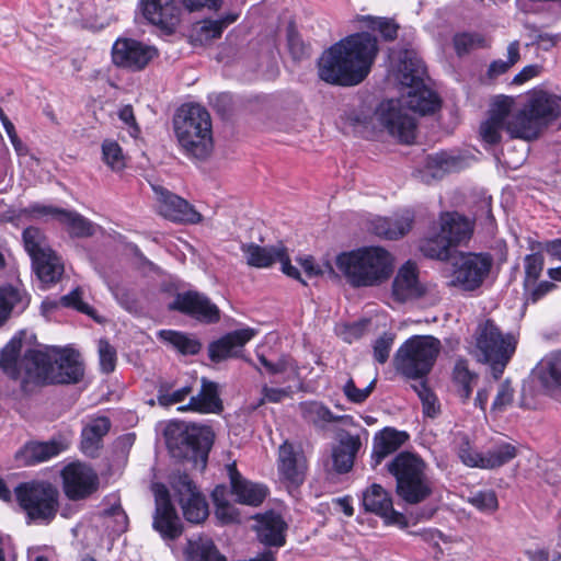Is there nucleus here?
I'll return each mask as SVG.
<instances>
[{
  "instance_id": "nucleus-1",
  "label": "nucleus",
  "mask_w": 561,
  "mask_h": 561,
  "mask_svg": "<svg viewBox=\"0 0 561 561\" xmlns=\"http://www.w3.org/2000/svg\"><path fill=\"white\" fill-rule=\"evenodd\" d=\"M22 339L12 337L0 351V369L19 381L23 392L49 383H77L84 373L78 352L71 348L44 353L28 350L21 356Z\"/></svg>"
},
{
  "instance_id": "nucleus-2",
  "label": "nucleus",
  "mask_w": 561,
  "mask_h": 561,
  "mask_svg": "<svg viewBox=\"0 0 561 561\" xmlns=\"http://www.w3.org/2000/svg\"><path fill=\"white\" fill-rule=\"evenodd\" d=\"M377 54L375 36L367 32L350 35L323 53L319 61V77L330 84L357 85L370 72Z\"/></svg>"
},
{
  "instance_id": "nucleus-3",
  "label": "nucleus",
  "mask_w": 561,
  "mask_h": 561,
  "mask_svg": "<svg viewBox=\"0 0 561 561\" xmlns=\"http://www.w3.org/2000/svg\"><path fill=\"white\" fill-rule=\"evenodd\" d=\"M438 107L437 95L422 82L421 85L409 87L402 101L381 102L374 114V119L400 142L412 144L415 139L416 122L408 110L425 115L434 113Z\"/></svg>"
},
{
  "instance_id": "nucleus-4",
  "label": "nucleus",
  "mask_w": 561,
  "mask_h": 561,
  "mask_svg": "<svg viewBox=\"0 0 561 561\" xmlns=\"http://www.w3.org/2000/svg\"><path fill=\"white\" fill-rule=\"evenodd\" d=\"M335 265L353 288L377 287L393 274L394 257L382 247H363L340 253Z\"/></svg>"
},
{
  "instance_id": "nucleus-5",
  "label": "nucleus",
  "mask_w": 561,
  "mask_h": 561,
  "mask_svg": "<svg viewBox=\"0 0 561 561\" xmlns=\"http://www.w3.org/2000/svg\"><path fill=\"white\" fill-rule=\"evenodd\" d=\"M557 95L546 91L530 93L523 107L513 110L506 131L512 138L536 139L542 128L558 118Z\"/></svg>"
},
{
  "instance_id": "nucleus-6",
  "label": "nucleus",
  "mask_w": 561,
  "mask_h": 561,
  "mask_svg": "<svg viewBox=\"0 0 561 561\" xmlns=\"http://www.w3.org/2000/svg\"><path fill=\"white\" fill-rule=\"evenodd\" d=\"M174 130L184 151L205 159L213 149L211 119L207 110L197 104L183 105L174 117Z\"/></svg>"
},
{
  "instance_id": "nucleus-7",
  "label": "nucleus",
  "mask_w": 561,
  "mask_h": 561,
  "mask_svg": "<svg viewBox=\"0 0 561 561\" xmlns=\"http://www.w3.org/2000/svg\"><path fill=\"white\" fill-rule=\"evenodd\" d=\"M396 478L397 494L409 504H419L433 493V482L427 476L424 460L409 451L399 453L388 465Z\"/></svg>"
},
{
  "instance_id": "nucleus-8",
  "label": "nucleus",
  "mask_w": 561,
  "mask_h": 561,
  "mask_svg": "<svg viewBox=\"0 0 561 561\" xmlns=\"http://www.w3.org/2000/svg\"><path fill=\"white\" fill-rule=\"evenodd\" d=\"M16 502L27 524L48 525L59 510V490L46 480H31L14 489Z\"/></svg>"
},
{
  "instance_id": "nucleus-9",
  "label": "nucleus",
  "mask_w": 561,
  "mask_h": 561,
  "mask_svg": "<svg viewBox=\"0 0 561 561\" xmlns=\"http://www.w3.org/2000/svg\"><path fill=\"white\" fill-rule=\"evenodd\" d=\"M440 347V341L432 335H413L396 352L394 368L402 376L421 381L433 369Z\"/></svg>"
},
{
  "instance_id": "nucleus-10",
  "label": "nucleus",
  "mask_w": 561,
  "mask_h": 561,
  "mask_svg": "<svg viewBox=\"0 0 561 561\" xmlns=\"http://www.w3.org/2000/svg\"><path fill=\"white\" fill-rule=\"evenodd\" d=\"M167 444L173 457L206 463L214 440V433L208 426L170 423L165 428Z\"/></svg>"
},
{
  "instance_id": "nucleus-11",
  "label": "nucleus",
  "mask_w": 561,
  "mask_h": 561,
  "mask_svg": "<svg viewBox=\"0 0 561 561\" xmlns=\"http://www.w3.org/2000/svg\"><path fill=\"white\" fill-rule=\"evenodd\" d=\"M517 341L511 333L504 334L493 320L480 323L476 333L479 360L489 364L492 375L499 379L516 351Z\"/></svg>"
},
{
  "instance_id": "nucleus-12",
  "label": "nucleus",
  "mask_w": 561,
  "mask_h": 561,
  "mask_svg": "<svg viewBox=\"0 0 561 561\" xmlns=\"http://www.w3.org/2000/svg\"><path fill=\"white\" fill-rule=\"evenodd\" d=\"M493 264L488 253L459 252L451 256V273L448 286L463 291H473L481 287Z\"/></svg>"
},
{
  "instance_id": "nucleus-13",
  "label": "nucleus",
  "mask_w": 561,
  "mask_h": 561,
  "mask_svg": "<svg viewBox=\"0 0 561 561\" xmlns=\"http://www.w3.org/2000/svg\"><path fill=\"white\" fill-rule=\"evenodd\" d=\"M111 56L116 67L137 72L144 70L158 56V50L141 41L118 37L112 46Z\"/></svg>"
},
{
  "instance_id": "nucleus-14",
  "label": "nucleus",
  "mask_w": 561,
  "mask_h": 561,
  "mask_svg": "<svg viewBox=\"0 0 561 561\" xmlns=\"http://www.w3.org/2000/svg\"><path fill=\"white\" fill-rule=\"evenodd\" d=\"M62 491L70 501H81L94 494L100 486V478L95 470L80 461L65 466L60 472Z\"/></svg>"
},
{
  "instance_id": "nucleus-15",
  "label": "nucleus",
  "mask_w": 561,
  "mask_h": 561,
  "mask_svg": "<svg viewBox=\"0 0 561 561\" xmlns=\"http://www.w3.org/2000/svg\"><path fill=\"white\" fill-rule=\"evenodd\" d=\"M154 494L156 510L153 514V529L157 530L163 539L175 540L183 533V525L171 502L168 488L162 483L152 485Z\"/></svg>"
},
{
  "instance_id": "nucleus-16",
  "label": "nucleus",
  "mask_w": 561,
  "mask_h": 561,
  "mask_svg": "<svg viewBox=\"0 0 561 561\" xmlns=\"http://www.w3.org/2000/svg\"><path fill=\"white\" fill-rule=\"evenodd\" d=\"M172 488L182 508L184 518L192 524H199L208 516V504L191 478L183 473L172 482Z\"/></svg>"
},
{
  "instance_id": "nucleus-17",
  "label": "nucleus",
  "mask_w": 561,
  "mask_h": 561,
  "mask_svg": "<svg viewBox=\"0 0 561 561\" xmlns=\"http://www.w3.org/2000/svg\"><path fill=\"white\" fill-rule=\"evenodd\" d=\"M241 250L245 255L248 265L257 268H266L272 266L275 262H279L284 274L306 284V280L300 277L298 268L290 264L287 251L283 245L260 247L255 243H243Z\"/></svg>"
},
{
  "instance_id": "nucleus-18",
  "label": "nucleus",
  "mask_w": 561,
  "mask_h": 561,
  "mask_svg": "<svg viewBox=\"0 0 561 561\" xmlns=\"http://www.w3.org/2000/svg\"><path fill=\"white\" fill-rule=\"evenodd\" d=\"M70 442L62 435L51 437L49 440H31L25 443L16 453L15 461L19 466L31 467L48 461L66 451Z\"/></svg>"
},
{
  "instance_id": "nucleus-19",
  "label": "nucleus",
  "mask_w": 561,
  "mask_h": 561,
  "mask_svg": "<svg viewBox=\"0 0 561 561\" xmlns=\"http://www.w3.org/2000/svg\"><path fill=\"white\" fill-rule=\"evenodd\" d=\"M152 188L159 214L164 218L181 224H198L203 220V216L184 198L160 185Z\"/></svg>"
},
{
  "instance_id": "nucleus-20",
  "label": "nucleus",
  "mask_w": 561,
  "mask_h": 561,
  "mask_svg": "<svg viewBox=\"0 0 561 561\" xmlns=\"http://www.w3.org/2000/svg\"><path fill=\"white\" fill-rule=\"evenodd\" d=\"M36 217H51L64 225L71 237L88 238L94 234L95 225L77 211L46 205L31 206Z\"/></svg>"
},
{
  "instance_id": "nucleus-21",
  "label": "nucleus",
  "mask_w": 561,
  "mask_h": 561,
  "mask_svg": "<svg viewBox=\"0 0 561 561\" xmlns=\"http://www.w3.org/2000/svg\"><path fill=\"white\" fill-rule=\"evenodd\" d=\"M170 309L188 314L190 317L205 323H216L220 319V311L218 307L205 295L197 291L179 294L170 305Z\"/></svg>"
},
{
  "instance_id": "nucleus-22",
  "label": "nucleus",
  "mask_w": 561,
  "mask_h": 561,
  "mask_svg": "<svg viewBox=\"0 0 561 561\" xmlns=\"http://www.w3.org/2000/svg\"><path fill=\"white\" fill-rule=\"evenodd\" d=\"M514 100L508 96L497 98L491 105L489 117L480 125V136L489 145L501 141L502 130L513 115Z\"/></svg>"
},
{
  "instance_id": "nucleus-23",
  "label": "nucleus",
  "mask_w": 561,
  "mask_h": 561,
  "mask_svg": "<svg viewBox=\"0 0 561 561\" xmlns=\"http://www.w3.org/2000/svg\"><path fill=\"white\" fill-rule=\"evenodd\" d=\"M363 506L365 511L385 518L388 524L408 527L407 517L393 508L391 496L380 484L374 483L366 489L363 493Z\"/></svg>"
},
{
  "instance_id": "nucleus-24",
  "label": "nucleus",
  "mask_w": 561,
  "mask_h": 561,
  "mask_svg": "<svg viewBox=\"0 0 561 561\" xmlns=\"http://www.w3.org/2000/svg\"><path fill=\"white\" fill-rule=\"evenodd\" d=\"M392 297L398 302L421 298L426 287L419 279V270L414 262L408 261L398 270L392 282Z\"/></svg>"
},
{
  "instance_id": "nucleus-25",
  "label": "nucleus",
  "mask_w": 561,
  "mask_h": 561,
  "mask_svg": "<svg viewBox=\"0 0 561 561\" xmlns=\"http://www.w3.org/2000/svg\"><path fill=\"white\" fill-rule=\"evenodd\" d=\"M254 530L261 543L268 548H280L286 543L287 523L279 513L267 511L254 516Z\"/></svg>"
},
{
  "instance_id": "nucleus-26",
  "label": "nucleus",
  "mask_w": 561,
  "mask_h": 561,
  "mask_svg": "<svg viewBox=\"0 0 561 561\" xmlns=\"http://www.w3.org/2000/svg\"><path fill=\"white\" fill-rule=\"evenodd\" d=\"M414 222V213L403 209L389 217H376L370 220L369 230L386 240H398L404 237Z\"/></svg>"
},
{
  "instance_id": "nucleus-27",
  "label": "nucleus",
  "mask_w": 561,
  "mask_h": 561,
  "mask_svg": "<svg viewBox=\"0 0 561 561\" xmlns=\"http://www.w3.org/2000/svg\"><path fill=\"white\" fill-rule=\"evenodd\" d=\"M306 459L301 450L295 449L293 444L284 442L278 448V472L280 477L291 484L304 482Z\"/></svg>"
},
{
  "instance_id": "nucleus-28",
  "label": "nucleus",
  "mask_w": 561,
  "mask_h": 561,
  "mask_svg": "<svg viewBox=\"0 0 561 561\" xmlns=\"http://www.w3.org/2000/svg\"><path fill=\"white\" fill-rule=\"evenodd\" d=\"M146 20L164 30H173L180 22L181 10L174 0H141Z\"/></svg>"
},
{
  "instance_id": "nucleus-29",
  "label": "nucleus",
  "mask_w": 561,
  "mask_h": 561,
  "mask_svg": "<svg viewBox=\"0 0 561 561\" xmlns=\"http://www.w3.org/2000/svg\"><path fill=\"white\" fill-rule=\"evenodd\" d=\"M231 490L239 503L259 506L267 496L268 490L264 484L254 483L242 478L236 463L227 466Z\"/></svg>"
},
{
  "instance_id": "nucleus-30",
  "label": "nucleus",
  "mask_w": 561,
  "mask_h": 561,
  "mask_svg": "<svg viewBox=\"0 0 561 561\" xmlns=\"http://www.w3.org/2000/svg\"><path fill=\"white\" fill-rule=\"evenodd\" d=\"M255 335L253 329H240L232 331L221 339L211 342L208 347L209 358L219 363L238 355L240 350Z\"/></svg>"
},
{
  "instance_id": "nucleus-31",
  "label": "nucleus",
  "mask_w": 561,
  "mask_h": 561,
  "mask_svg": "<svg viewBox=\"0 0 561 561\" xmlns=\"http://www.w3.org/2000/svg\"><path fill=\"white\" fill-rule=\"evenodd\" d=\"M440 232L451 245L466 244L472 237L473 222L457 211L440 216Z\"/></svg>"
},
{
  "instance_id": "nucleus-32",
  "label": "nucleus",
  "mask_w": 561,
  "mask_h": 561,
  "mask_svg": "<svg viewBox=\"0 0 561 561\" xmlns=\"http://www.w3.org/2000/svg\"><path fill=\"white\" fill-rule=\"evenodd\" d=\"M224 409L219 398L216 382L202 378V388L198 394L192 396L186 405L180 407L179 411H195L199 413H219Z\"/></svg>"
},
{
  "instance_id": "nucleus-33",
  "label": "nucleus",
  "mask_w": 561,
  "mask_h": 561,
  "mask_svg": "<svg viewBox=\"0 0 561 561\" xmlns=\"http://www.w3.org/2000/svg\"><path fill=\"white\" fill-rule=\"evenodd\" d=\"M409 438L405 432L386 427L374 437L373 466L377 467L389 455L397 451Z\"/></svg>"
},
{
  "instance_id": "nucleus-34",
  "label": "nucleus",
  "mask_w": 561,
  "mask_h": 561,
  "mask_svg": "<svg viewBox=\"0 0 561 561\" xmlns=\"http://www.w3.org/2000/svg\"><path fill=\"white\" fill-rule=\"evenodd\" d=\"M362 447L359 436L343 435L332 449V462L335 472L343 474L352 470L355 457Z\"/></svg>"
},
{
  "instance_id": "nucleus-35",
  "label": "nucleus",
  "mask_w": 561,
  "mask_h": 561,
  "mask_svg": "<svg viewBox=\"0 0 561 561\" xmlns=\"http://www.w3.org/2000/svg\"><path fill=\"white\" fill-rule=\"evenodd\" d=\"M111 422L106 416L91 420L81 433V450L89 457H96L102 447L103 437L108 433Z\"/></svg>"
},
{
  "instance_id": "nucleus-36",
  "label": "nucleus",
  "mask_w": 561,
  "mask_h": 561,
  "mask_svg": "<svg viewBox=\"0 0 561 561\" xmlns=\"http://www.w3.org/2000/svg\"><path fill=\"white\" fill-rule=\"evenodd\" d=\"M426 69L423 61L410 51H404L398 66L399 82L409 88L424 82Z\"/></svg>"
},
{
  "instance_id": "nucleus-37",
  "label": "nucleus",
  "mask_w": 561,
  "mask_h": 561,
  "mask_svg": "<svg viewBox=\"0 0 561 561\" xmlns=\"http://www.w3.org/2000/svg\"><path fill=\"white\" fill-rule=\"evenodd\" d=\"M302 419L314 427L324 428L329 423L342 422L347 415H334L332 411L319 401H305L299 404Z\"/></svg>"
},
{
  "instance_id": "nucleus-38",
  "label": "nucleus",
  "mask_w": 561,
  "mask_h": 561,
  "mask_svg": "<svg viewBox=\"0 0 561 561\" xmlns=\"http://www.w3.org/2000/svg\"><path fill=\"white\" fill-rule=\"evenodd\" d=\"M186 561H227L209 537L198 536L187 541Z\"/></svg>"
},
{
  "instance_id": "nucleus-39",
  "label": "nucleus",
  "mask_w": 561,
  "mask_h": 561,
  "mask_svg": "<svg viewBox=\"0 0 561 561\" xmlns=\"http://www.w3.org/2000/svg\"><path fill=\"white\" fill-rule=\"evenodd\" d=\"M32 262L36 275L45 284L56 283L64 272L62 264L53 251L46 252Z\"/></svg>"
},
{
  "instance_id": "nucleus-40",
  "label": "nucleus",
  "mask_w": 561,
  "mask_h": 561,
  "mask_svg": "<svg viewBox=\"0 0 561 561\" xmlns=\"http://www.w3.org/2000/svg\"><path fill=\"white\" fill-rule=\"evenodd\" d=\"M517 456V447L507 442L496 443L483 454L482 469L502 467Z\"/></svg>"
},
{
  "instance_id": "nucleus-41",
  "label": "nucleus",
  "mask_w": 561,
  "mask_h": 561,
  "mask_svg": "<svg viewBox=\"0 0 561 561\" xmlns=\"http://www.w3.org/2000/svg\"><path fill=\"white\" fill-rule=\"evenodd\" d=\"M158 337L161 341L171 344L183 355H195L202 348V344L198 340L179 331L160 330L158 332Z\"/></svg>"
},
{
  "instance_id": "nucleus-42",
  "label": "nucleus",
  "mask_w": 561,
  "mask_h": 561,
  "mask_svg": "<svg viewBox=\"0 0 561 561\" xmlns=\"http://www.w3.org/2000/svg\"><path fill=\"white\" fill-rule=\"evenodd\" d=\"M477 374L472 373L469 369L467 360L459 359L456 362L453 371V380L455 386L457 387V392L459 397L463 401L470 398L472 393V386L477 381Z\"/></svg>"
},
{
  "instance_id": "nucleus-43",
  "label": "nucleus",
  "mask_w": 561,
  "mask_h": 561,
  "mask_svg": "<svg viewBox=\"0 0 561 561\" xmlns=\"http://www.w3.org/2000/svg\"><path fill=\"white\" fill-rule=\"evenodd\" d=\"M453 44L459 57L470 54L476 49L488 47L486 38L477 32L457 33L453 37Z\"/></svg>"
},
{
  "instance_id": "nucleus-44",
  "label": "nucleus",
  "mask_w": 561,
  "mask_h": 561,
  "mask_svg": "<svg viewBox=\"0 0 561 561\" xmlns=\"http://www.w3.org/2000/svg\"><path fill=\"white\" fill-rule=\"evenodd\" d=\"M23 242L24 248L32 260L51 251L46 237L42 230L36 227H28L23 231Z\"/></svg>"
},
{
  "instance_id": "nucleus-45",
  "label": "nucleus",
  "mask_w": 561,
  "mask_h": 561,
  "mask_svg": "<svg viewBox=\"0 0 561 561\" xmlns=\"http://www.w3.org/2000/svg\"><path fill=\"white\" fill-rule=\"evenodd\" d=\"M226 486L217 485L213 491V500L215 503V514L217 518L224 523L239 522V514L234 505L230 504L226 499Z\"/></svg>"
},
{
  "instance_id": "nucleus-46",
  "label": "nucleus",
  "mask_w": 561,
  "mask_h": 561,
  "mask_svg": "<svg viewBox=\"0 0 561 561\" xmlns=\"http://www.w3.org/2000/svg\"><path fill=\"white\" fill-rule=\"evenodd\" d=\"M450 247H453L448 240L442 234V232L433 238H427L422 241L421 251L423 254L431 259H437L440 261L451 259Z\"/></svg>"
},
{
  "instance_id": "nucleus-47",
  "label": "nucleus",
  "mask_w": 561,
  "mask_h": 561,
  "mask_svg": "<svg viewBox=\"0 0 561 561\" xmlns=\"http://www.w3.org/2000/svg\"><path fill=\"white\" fill-rule=\"evenodd\" d=\"M238 14H228L219 20H204L197 31L201 41L219 38L224 30L237 21Z\"/></svg>"
},
{
  "instance_id": "nucleus-48",
  "label": "nucleus",
  "mask_w": 561,
  "mask_h": 561,
  "mask_svg": "<svg viewBox=\"0 0 561 561\" xmlns=\"http://www.w3.org/2000/svg\"><path fill=\"white\" fill-rule=\"evenodd\" d=\"M524 267L525 287L529 288L530 286H535L543 270V256L539 250L525 256Z\"/></svg>"
},
{
  "instance_id": "nucleus-49",
  "label": "nucleus",
  "mask_w": 561,
  "mask_h": 561,
  "mask_svg": "<svg viewBox=\"0 0 561 561\" xmlns=\"http://www.w3.org/2000/svg\"><path fill=\"white\" fill-rule=\"evenodd\" d=\"M519 42L513 41L510 43L507 47V60H494L491 62L488 75L490 78L499 77L505 73L512 66H514L519 60Z\"/></svg>"
},
{
  "instance_id": "nucleus-50",
  "label": "nucleus",
  "mask_w": 561,
  "mask_h": 561,
  "mask_svg": "<svg viewBox=\"0 0 561 561\" xmlns=\"http://www.w3.org/2000/svg\"><path fill=\"white\" fill-rule=\"evenodd\" d=\"M412 388L422 401L423 413L430 417H435L439 413V405L437 404L436 396L427 387L426 381L421 380L413 385Z\"/></svg>"
},
{
  "instance_id": "nucleus-51",
  "label": "nucleus",
  "mask_w": 561,
  "mask_h": 561,
  "mask_svg": "<svg viewBox=\"0 0 561 561\" xmlns=\"http://www.w3.org/2000/svg\"><path fill=\"white\" fill-rule=\"evenodd\" d=\"M103 161L113 170L125 168V157L121 146L114 140H104L102 144Z\"/></svg>"
},
{
  "instance_id": "nucleus-52",
  "label": "nucleus",
  "mask_w": 561,
  "mask_h": 561,
  "mask_svg": "<svg viewBox=\"0 0 561 561\" xmlns=\"http://www.w3.org/2000/svg\"><path fill=\"white\" fill-rule=\"evenodd\" d=\"M457 453L460 460L466 466L482 469L483 454L478 453L472 448L467 435L459 436Z\"/></svg>"
},
{
  "instance_id": "nucleus-53",
  "label": "nucleus",
  "mask_w": 561,
  "mask_h": 561,
  "mask_svg": "<svg viewBox=\"0 0 561 561\" xmlns=\"http://www.w3.org/2000/svg\"><path fill=\"white\" fill-rule=\"evenodd\" d=\"M19 305L21 308H24L26 306V301L23 300L18 289L10 287L4 290H0V325L8 318L11 309Z\"/></svg>"
},
{
  "instance_id": "nucleus-54",
  "label": "nucleus",
  "mask_w": 561,
  "mask_h": 561,
  "mask_svg": "<svg viewBox=\"0 0 561 561\" xmlns=\"http://www.w3.org/2000/svg\"><path fill=\"white\" fill-rule=\"evenodd\" d=\"M467 501L483 513H493L499 507L497 496L492 490L474 492Z\"/></svg>"
},
{
  "instance_id": "nucleus-55",
  "label": "nucleus",
  "mask_w": 561,
  "mask_h": 561,
  "mask_svg": "<svg viewBox=\"0 0 561 561\" xmlns=\"http://www.w3.org/2000/svg\"><path fill=\"white\" fill-rule=\"evenodd\" d=\"M376 382L377 379L374 378L367 387L359 389L356 387L355 381L352 378H348L344 386L342 387V391L350 402L362 404L369 398V396L374 391Z\"/></svg>"
},
{
  "instance_id": "nucleus-56",
  "label": "nucleus",
  "mask_w": 561,
  "mask_h": 561,
  "mask_svg": "<svg viewBox=\"0 0 561 561\" xmlns=\"http://www.w3.org/2000/svg\"><path fill=\"white\" fill-rule=\"evenodd\" d=\"M367 26L378 31L386 41H392L397 37L399 26L393 20L387 18H366Z\"/></svg>"
},
{
  "instance_id": "nucleus-57",
  "label": "nucleus",
  "mask_w": 561,
  "mask_h": 561,
  "mask_svg": "<svg viewBox=\"0 0 561 561\" xmlns=\"http://www.w3.org/2000/svg\"><path fill=\"white\" fill-rule=\"evenodd\" d=\"M288 49L295 60H301L309 57L310 48L304 43L294 26H289L287 31Z\"/></svg>"
},
{
  "instance_id": "nucleus-58",
  "label": "nucleus",
  "mask_w": 561,
  "mask_h": 561,
  "mask_svg": "<svg viewBox=\"0 0 561 561\" xmlns=\"http://www.w3.org/2000/svg\"><path fill=\"white\" fill-rule=\"evenodd\" d=\"M101 370L105 374L114 371L116 366V350L106 340L99 341Z\"/></svg>"
},
{
  "instance_id": "nucleus-59",
  "label": "nucleus",
  "mask_w": 561,
  "mask_h": 561,
  "mask_svg": "<svg viewBox=\"0 0 561 561\" xmlns=\"http://www.w3.org/2000/svg\"><path fill=\"white\" fill-rule=\"evenodd\" d=\"M393 344V336L389 333H383L379 336L374 344V357L379 364H385L388 358Z\"/></svg>"
},
{
  "instance_id": "nucleus-60",
  "label": "nucleus",
  "mask_w": 561,
  "mask_h": 561,
  "mask_svg": "<svg viewBox=\"0 0 561 561\" xmlns=\"http://www.w3.org/2000/svg\"><path fill=\"white\" fill-rule=\"evenodd\" d=\"M192 392V387L185 386L181 389H178L173 391L172 393H169L164 390L163 387H160L158 391V402L161 405L169 407L179 402L184 401V399Z\"/></svg>"
},
{
  "instance_id": "nucleus-61",
  "label": "nucleus",
  "mask_w": 561,
  "mask_h": 561,
  "mask_svg": "<svg viewBox=\"0 0 561 561\" xmlns=\"http://www.w3.org/2000/svg\"><path fill=\"white\" fill-rule=\"evenodd\" d=\"M61 304L66 307L75 308L85 314H91L93 310L88 304L82 301L81 291L79 289H75L68 295H65L61 298Z\"/></svg>"
},
{
  "instance_id": "nucleus-62",
  "label": "nucleus",
  "mask_w": 561,
  "mask_h": 561,
  "mask_svg": "<svg viewBox=\"0 0 561 561\" xmlns=\"http://www.w3.org/2000/svg\"><path fill=\"white\" fill-rule=\"evenodd\" d=\"M513 394L514 391L508 381L501 383L492 404L493 409L503 410L506 408L513 401Z\"/></svg>"
},
{
  "instance_id": "nucleus-63",
  "label": "nucleus",
  "mask_w": 561,
  "mask_h": 561,
  "mask_svg": "<svg viewBox=\"0 0 561 561\" xmlns=\"http://www.w3.org/2000/svg\"><path fill=\"white\" fill-rule=\"evenodd\" d=\"M286 397H288V391L286 389L263 386L262 398L259 400L255 408L263 405L265 402L278 403Z\"/></svg>"
},
{
  "instance_id": "nucleus-64",
  "label": "nucleus",
  "mask_w": 561,
  "mask_h": 561,
  "mask_svg": "<svg viewBox=\"0 0 561 561\" xmlns=\"http://www.w3.org/2000/svg\"><path fill=\"white\" fill-rule=\"evenodd\" d=\"M110 289H111L113 296L115 297V299L118 301V304L123 308L130 310L135 307L134 294L128 288H126L124 286L116 285V286H111Z\"/></svg>"
}]
</instances>
